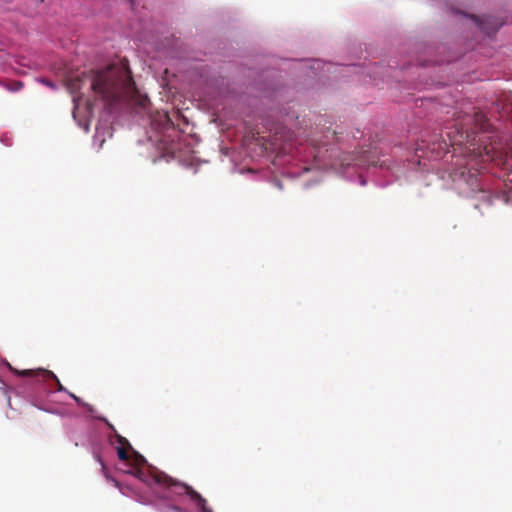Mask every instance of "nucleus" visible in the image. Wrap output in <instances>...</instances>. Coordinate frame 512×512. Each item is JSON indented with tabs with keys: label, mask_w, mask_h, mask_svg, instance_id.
<instances>
[{
	"label": "nucleus",
	"mask_w": 512,
	"mask_h": 512,
	"mask_svg": "<svg viewBox=\"0 0 512 512\" xmlns=\"http://www.w3.org/2000/svg\"><path fill=\"white\" fill-rule=\"evenodd\" d=\"M331 115L314 119L301 117L295 105L282 106L264 115H247L242 120V137L231 155L233 171L255 181H269L279 190L282 181L265 170L270 164L291 178L311 171L334 170L349 182L365 186L368 180L385 188L401 173V166L386 156L392 147L405 149L408 161H439L449 153L447 143L434 135L427 140L423 131L409 128L406 134L392 136V130L375 124L356 129L357 143L346 153L338 145L342 134Z\"/></svg>",
	"instance_id": "obj_1"
},
{
	"label": "nucleus",
	"mask_w": 512,
	"mask_h": 512,
	"mask_svg": "<svg viewBox=\"0 0 512 512\" xmlns=\"http://www.w3.org/2000/svg\"><path fill=\"white\" fill-rule=\"evenodd\" d=\"M73 401L86 410L88 418L104 423L106 432L93 426L86 441L103 476L122 495L133 497L137 503L151 506L157 512H188L182 507L187 502L196 509L200 507L199 492L150 464L91 404L79 396Z\"/></svg>",
	"instance_id": "obj_2"
},
{
	"label": "nucleus",
	"mask_w": 512,
	"mask_h": 512,
	"mask_svg": "<svg viewBox=\"0 0 512 512\" xmlns=\"http://www.w3.org/2000/svg\"><path fill=\"white\" fill-rule=\"evenodd\" d=\"M407 56L390 57L380 62L364 65L339 64L324 62L320 59L301 61L302 66L310 71L308 77L319 80H338L340 76L355 75L365 84L378 86L380 83L398 90H421L429 86H440V81L426 79L421 71L426 68L441 67L459 60L461 52L451 49L446 43L427 40H411Z\"/></svg>",
	"instance_id": "obj_3"
},
{
	"label": "nucleus",
	"mask_w": 512,
	"mask_h": 512,
	"mask_svg": "<svg viewBox=\"0 0 512 512\" xmlns=\"http://www.w3.org/2000/svg\"><path fill=\"white\" fill-rule=\"evenodd\" d=\"M274 57L260 56L258 66L225 63L219 66L197 61L190 66L192 81L211 90L218 97L240 100L241 94L251 92L269 100L284 98L288 86L282 72L275 67Z\"/></svg>",
	"instance_id": "obj_4"
},
{
	"label": "nucleus",
	"mask_w": 512,
	"mask_h": 512,
	"mask_svg": "<svg viewBox=\"0 0 512 512\" xmlns=\"http://www.w3.org/2000/svg\"><path fill=\"white\" fill-rule=\"evenodd\" d=\"M0 390L12 409L11 393L23 398L40 411L58 415L52 406L51 396L56 392L69 393L56 374L45 368L17 369L0 356Z\"/></svg>",
	"instance_id": "obj_5"
},
{
	"label": "nucleus",
	"mask_w": 512,
	"mask_h": 512,
	"mask_svg": "<svg viewBox=\"0 0 512 512\" xmlns=\"http://www.w3.org/2000/svg\"><path fill=\"white\" fill-rule=\"evenodd\" d=\"M139 107L148 113V122L150 131L147 132L148 140L162 152L161 158L176 159L186 169H190L194 174L197 173L201 163L199 159L182 158L179 154L192 148L191 137L176 127L173 120L167 112L149 111L150 99L148 95H142L138 102Z\"/></svg>",
	"instance_id": "obj_6"
},
{
	"label": "nucleus",
	"mask_w": 512,
	"mask_h": 512,
	"mask_svg": "<svg viewBox=\"0 0 512 512\" xmlns=\"http://www.w3.org/2000/svg\"><path fill=\"white\" fill-rule=\"evenodd\" d=\"M445 13L451 17H461L471 21L476 31L479 32L483 39L493 40L496 38L499 30L506 24V19L502 16L484 13L476 15L466 12L454 6H446Z\"/></svg>",
	"instance_id": "obj_7"
},
{
	"label": "nucleus",
	"mask_w": 512,
	"mask_h": 512,
	"mask_svg": "<svg viewBox=\"0 0 512 512\" xmlns=\"http://www.w3.org/2000/svg\"><path fill=\"white\" fill-rule=\"evenodd\" d=\"M452 181L454 182L459 193L465 197H478L487 200L488 204H492V194L485 189L482 181L477 174L472 173L470 169L459 168L451 173Z\"/></svg>",
	"instance_id": "obj_8"
},
{
	"label": "nucleus",
	"mask_w": 512,
	"mask_h": 512,
	"mask_svg": "<svg viewBox=\"0 0 512 512\" xmlns=\"http://www.w3.org/2000/svg\"><path fill=\"white\" fill-rule=\"evenodd\" d=\"M412 101L413 105L410 108L413 115L423 121L420 126L426 125L425 120L430 122L440 109V104L432 97H416Z\"/></svg>",
	"instance_id": "obj_9"
},
{
	"label": "nucleus",
	"mask_w": 512,
	"mask_h": 512,
	"mask_svg": "<svg viewBox=\"0 0 512 512\" xmlns=\"http://www.w3.org/2000/svg\"><path fill=\"white\" fill-rule=\"evenodd\" d=\"M156 28L151 20H146L142 16L138 17V28H136L135 36L139 41H148L154 38Z\"/></svg>",
	"instance_id": "obj_10"
},
{
	"label": "nucleus",
	"mask_w": 512,
	"mask_h": 512,
	"mask_svg": "<svg viewBox=\"0 0 512 512\" xmlns=\"http://www.w3.org/2000/svg\"><path fill=\"white\" fill-rule=\"evenodd\" d=\"M0 86L11 93H16V92H19L24 87V83L21 80H2L1 79Z\"/></svg>",
	"instance_id": "obj_11"
},
{
	"label": "nucleus",
	"mask_w": 512,
	"mask_h": 512,
	"mask_svg": "<svg viewBox=\"0 0 512 512\" xmlns=\"http://www.w3.org/2000/svg\"><path fill=\"white\" fill-rule=\"evenodd\" d=\"M104 130L105 128H102L99 124L96 126L95 134L92 139V146L95 147L97 151L102 148L103 143L105 142V138L103 137Z\"/></svg>",
	"instance_id": "obj_12"
},
{
	"label": "nucleus",
	"mask_w": 512,
	"mask_h": 512,
	"mask_svg": "<svg viewBox=\"0 0 512 512\" xmlns=\"http://www.w3.org/2000/svg\"><path fill=\"white\" fill-rule=\"evenodd\" d=\"M36 81L54 91L58 90V85L53 81L51 80L50 78H47V77H38L36 78Z\"/></svg>",
	"instance_id": "obj_13"
},
{
	"label": "nucleus",
	"mask_w": 512,
	"mask_h": 512,
	"mask_svg": "<svg viewBox=\"0 0 512 512\" xmlns=\"http://www.w3.org/2000/svg\"><path fill=\"white\" fill-rule=\"evenodd\" d=\"M321 181H322L321 176L315 175V176L309 178L308 180H305L303 182L302 186L304 189H310V188L318 185Z\"/></svg>",
	"instance_id": "obj_14"
},
{
	"label": "nucleus",
	"mask_w": 512,
	"mask_h": 512,
	"mask_svg": "<svg viewBox=\"0 0 512 512\" xmlns=\"http://www.w3.org/2000/svg\"><path fill=\"white\" fill-rule=\"evenodd\" d=\"M201 503L200 507L197 508L198 512H213L212 508L207 505V501L203 496H198Z\"/></svg>",
	"instance_id": "obj_15"
},
{
	"label": "nucleus",
	"mask_w": 512,
	"mask_h": 512,
	"mask_svg": "<svg viewBox=\"0 0 512 512\" xmlns=\"http://www.w3.org/2000/svg\"><path fill=\"white\" fill-rule=\"evenodd\" d=\"M504 201L505 203L512 205V191L504 195Z\"/></svg>",
	"instance_id": "obj_16"
},
{
	"label": "nucleus",
	"mask_w": 512,
	"mask_h": 512,
	"mask_svg": "<svg viewBox=\"0 0 512 512\" xmlns=\"http://www.w3.org/2000/svg\"><path fill=\"white\" fill-rule=\"evenodd\" d=\"M78 126L79 127H82L86 132L89 131L90 129V124L89 122H85V123H82L81 121L78 122Z\"/></svg>",
	"instance_id": "obj_17"
},
{
	"label": "nucleus",
	"mask_w": 512,
	"mask_h": 512,
	"mask_svg": "<svg viewBox=\"0 0 512 512\" xmlns=\"http://www.w3.org/2000/svg\"><path fill=\"white\" fill-rule=\"evenodd\" d=\"M73 102H74L73 118H74V120H76V112L75 111L77 109V103H76L75 99H73Z\"/></svg>",
	"instance_id": "obj_18"
},
{
	"label": "nucleus",
	"mask_w": 512,
	"mask_h": 512,
	"mask_svg": "<svg viewBox=\"0 0 512 512\" xmlns=\"http://www.w3.org/2000/svg\"><path fill=\"white\" fill-rule=\"evenodd\" d=\"M126 1L130 4L131 8H134L136 0H126Z\"/></svg>",
	"instance_id": "obj_19"
},
{
	"label": "nucleus",
	"mask_w": 512,
	"mask_h": 512,
	"mask_svg": "<svg viewBox=\"0 0 512 512\" xmlns=\"http://www.w3.org/2000/svg\"><path fill=\"white\" fill-rule=\"evenodd\" d=\"M69 397L72 398L73 400L75 399V397H77V395H75L74 393L70 392L68 393Z\"/></svg>",
	"instance_id": "obj_20"
},
{
	"label": "nucleus",
	"mask_w": 512,
	"mask_h": 512,
	"mask_svg": "<svg viewBox=\"0 0 512 512\" xmlns=\"http://www.w3.org/2000/svg\"><path fill=\"white\" fill-rule=\"evenodd\" d=\"M104 108L109 110L111 109L109 104H105Z\"/></svg>",
	"instance_id": "obj_21"
},
{
	"label": "nucleus",
	"mask_w": 512,
	"mask_h": 512,
	"mask_svg": "<svg viewBox=\"0 0 512 512\" xmlns=\"http://www.w3.org/2000/svg\"><path fill=\"white\" fill-rule=\"evenodd\" d=\"M4 143H5V145H6V146H9V145H10V143L8 142V140H5V142H4Z\"/></svg>",
	"instance_id": "obj_22"
},
{
	"label": "nucleus",
	"mask_w": 512,
	"mask_h": 512,
	"mask_svg": "<svg viewBox=\"0 0 512 512\" xmlns=\"http://www.w3.org/2000/svg\"><path fill=\"white\" fill-rule=\"evenodd\" d=\"M4 143H5V145H6V146H9V145H10V143L8 142V140H5V142H4Z\"/></svg>",
	"instance_id": "obj_23"
}]
</instances>
